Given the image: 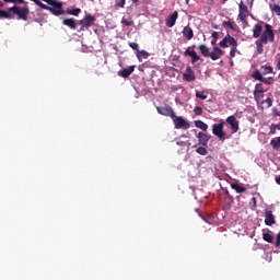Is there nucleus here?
<instances>
[{"instance_id": "nucleus-1", "label": "nucleus", "mask_w": 280, "mask_h": 280, "mask_svg": "<svg viewBox=\"0 0 280 280\" xmlns=\"http://www.w3.org/2000/svg\"><path fill=\"white\" fill-rule=\"evenodd\" d=\"M8 12L9 14H16L19 21H27V16H30V8L28 7H24V8H21V7H18V5H14V7H11L8 9Z\"/></svg>"}, {"instance_id": "nucleus-2", "label": "nucleus", "mask_w": 280, "mask_h": 280, "mask_svg": "<svg viewBox=\"0 0 280 280\" xmlns=\"http://www.w3.org/2000/svg\"><path fill=\"white\" fill-rule=\"evenodd\" d=\"M45 3H48L50 5V9L48 12H51L54 16H62L65 14V10L62 9V2H58L57 0H43Z\"/></svg>"}, {"instance_id": "nucleus-3", "label": "nucleus", "mask_w": 280, "mask_h": 280, "mask_svg": "<svg viewBox=\"0 0 280 280\" xmlns=\"http://www.w3.org/2000/svg\"><path fill=\"white\" fill-rule=\"evenodd\" d=\"M261 43H275V31L272 30V25L265 23V31L260 36Z\"/></svg>"}, {"instance_id": "nucleus-4", "label": "nucleus", "mask_w": 280, "mask_h": 280, "mask_svg": "<svg viewBox=\"0 0 280 280\" xmlns=\"http://www.w3.org/2000/svg\"><path fill=\"white\" fill-rule=\"evenodd\" d=\"M97 19L91 14H86L80 22L79 25H81L80 32H84V30H89V27H92L93 23H95Z\"/></svg>"}, {"instance_id": "nucleus-5", "label": "nucleus", "mask_w": 280, "mask_h": 280, "mask_svg": "<svg viewBox=\"0 0 280 280\" xmlns=\"http://www.w3.org/2000/svg\"><path fill=\"white\" fill-rule=\"evenodd\" d=\"M173 122L174 126L177 130H189V122L187 120H185V118L180 117V116H175L173 118Z\"/></svg>"}, {"instance_id": "nucleus-6", "label": "nucleus", "mask_w": 280, "mask_h": 280, "mask_svg": "<svg viewBox=\"0 0 280 280\" xmlns=\"http://www.w3.org/2000/svg\"><path fill=\"white\" fill-rule=\"evenodd\" d=\"M156 110L159 115H163L164 117H171V119H174L176 117V113L172 108V106H158Z\"/></svg>"}, {"instance_id": "nucleus-7", "label": "nucleus", "mask_w": 280, "mask_h": 280, "mask_svg": "<svg viewBox=\"0 0 280 280\" xmlns=\"http://www.w3.org/2000/svg\"><path fill=\"white\" fill-rule=\"evenodd\" d=\"M238 10H240V13H238L240 21H242V23H245L247 25L248 22H246V19H248V14H249L248 7L244 4L243 1H241L238 5Z\"/></svg>"}, {"instance_id": "nucleus-8", "label": "nucleus", "mask_w": 280, "mask_h": 280, "mask_svg": "<svg viewBox=\"0 0 280 280\" xmlns=\"http://www.w3.org/2000/svg\"><path fill=\"white\" fill-rule=\"evenodd\" d=\"M212 132L220 139H226V132H224V124H214L212 126Z\"/></svg>"}, {"instance_id": "nucleus-9", "label": "nucleus", "mask_w": 280, "mask_h": 280, "mask_svg": "<svg viewBox=\"0 0 280 280\" xmlns=\"http://www.w3.org/2000/svg\"><path fill=\"white\" fill-rule=\"evenodd\" d=\"M226 124H229V126H231V130L233 133L237 132L240 130V121L237 120V118L235 116H229L226 118Z\"/></svg>"}, {"instance_id": "nucleus-10", "label": "nucleus", "mask_w": 280, "mask_h": 280, "mask_svg": "<svg viewBox=\"0 0 280 280\" xmlns=\"http://www.w3.org/2000/svg\"><path fill=\"white\" fill-rule=\"evenodd\" d=\"M184 56L185 57L189 56V58H191V63L192 65H196V62H198V60H200V56H198V52H196V50H191V47H188L184 51Z\"/></svg>"}, {"instance_id": "nucleus-11", "label": "nucleus", "mask_w": 280, "mask_h": 280, "mask_svg": "<svg viewBox=\"0 0 280 280\" xmlns=\"http://www.w3.org/2000/svg\"><path fill=\"white\" fill-rule=\"evenodd\" d=\"M183 80L185 82H194L196 80V72L191 69V67L186 68V72L183 74Z\"/></svg>"}, {"instance_id": "nucleus-12", "label": "nucleus", "mask_w": 280, "mask_h": 280, "mask_svg": "<svg viewBox=\"0 0 280 280\" xmlns=\"http://www.w3.org/2000/svg\"><path fill=\"white\" fill-rule=\"evenodd\" d=\"M265 224L267 226H272V224H277V220H275V214H272V210H267L265 212Z\"/></svg>"}, {"instance_id": "nucleus-13", "label": "nucleus", "mask_w": 280, "mask_h": 280, "mask_svg": "<svg viewBox=\"0 0 280 280\" xmlns=\"http://www.w3.org/2000/svg\"><path fill=\"white\" fill-rule=\"evenodd\" d=\"M178 20V11H174L171 15L166 18V27H174L176 21Z\"/></svg>"}, {"instance_id": "nucleus-14", "label": "nucleus", "mask_w": 280, "mask_h": 280, "mask_svg": "<svg viewBox=\"0 0 280 280\" xmlns=\"http://www.w3.org/2000/svg\"><path fill=\"white\" fill-rule=\"evenodd\" d=\"M224 56V51L220 49V47H214L213 50L209 54L208 58L211 60H220Z\"/></svg>"}, {"instance_id": "nucleus-15", "label": "nucleus", "mask_w": 280, "mask_h": 280, "mask_svg": "<svg viewBox=\"0 0 280 280\" xmlns=\"http://www.w3.org/2000/svg\"><path fill=\"white\" fill-rule=\"evenodd\" d=\"M133 72H135V66H130L128 68H125L118 71V75L120 78H130V75H132Z\"/></svg>"}, {"instance_id": "nucleus-16", "label": "nucleus", "mask_w": 280, "mask_h": 280, "mask_svg": "<svg viewBox=\"0 0 280 280\" xmlns=\"http://www.w3.org/2000/svg\"><path fill=\"white\" fill-rule=\"evenodd\" d=\"M182 34L184 38H187V40H191V38H194V30H191L189 26H185Z\"/></svg>"}, {"instance_id": "nucleus-17", "label": "nucleus", "mask_w": 280, "mask_h": 280, "mask_svg": "<svg viewBox=\"0 0 280 280\" xmlns=\"http://www.w3.org/2000/svg\"><path fill=\"white\" fill-rule=\"evenodd\" d=\"M62 23L67 25V27H70V30H75L78 27V23H75V19L73 18L65 19Z\"/></svg>"}, {"instance_id": "nucleus-18", "label": "nucleus", "mask_w": 280, "mask_h": 280, "mask_svg": "<svg viewBox=\"0 0 280 280\" xmlns=\"http://www.w3.org/2000/svg\"><path fill=\"white\" fill-rule=\"evenodd\" d=\"M197 137L199 139L200 145H207V143H209V137L207 136V133L200 131Z\"/></svg>"}, {"instance_id": "nucleus-19", "label": "nucleus", "mask_w": 280, "mask_h": 280, "mask_svg": "<svg viewBox=\"0 0 280 280\" xmlns=\"http://www.w3.org/2000/svg\"><path fill=\"white\" fill-rule=\"evenodd\" d=\"M262 31H264V26H261V24H255L253 37L259 38L261 36Z\"/></svg>"}, {"instance_id": "nucleus-20", "label": "nucleus", "mask_w": 280, "mask_h": 280, "mask_svg": "<svg viewBox=\"0 0 280 280\" xmlns=\"http://www.w3.org/2000/svg\"><path fill=\"white\" fill-rule=\"evenodd\" d=\"M266 88H264V83H257L254 89V95H259V93H266Z\"/></svg>"}, {"instance_id": "nucleus-21", "label": "nucleus", "mask_w": 280, "mask_h": 280, "mask_svg": "<svg viewBox=\"0 0 280 280\" xmlns=\"http://www.w3.org/2000/svg\"><path fill=\"white\" fill-rule=\"evenodd\" d=\"M231 187H232V189H234L236 191V194H244V191H246V187L241 186L237 183H232Z\"/></svg>"}, {"instance_id": "nucleus-22", "label": "nucleus", "mask_w": 280, "mask_h": 280, "mask_svg": "<svg viewBox=\"0 0 280 280\" xmlns=\"http://www.w3.org/2000/svg\"><path fill=\"white\" fill-rule=\"evenodd\" d=\"M260 104L265 107V108H270L272 107V94H269V96L264 100V101H260Z\"/></svg>"}, {"instance_id": "nucleus-23", "label": "nucleus", "mask_w": 280, "mask_h": 280, "mask_svg": "<svg viewBox=\"0 0 280 280\" xmlns=\"http://www.w3.org/2000/svg\"><path fill=\"white\" fill-rule=\"evenodd\" d=\"M198 49H199L201 56H205V58H209L210 51H209V47H207V45L202 44L198 47Z\"/></svg>"}, {"instance_id": "nucleus-24", "label": "nucleus", "mask_w": 280, "mask_h": 280, "mask_svg": "<svg viewBox=\"0 0 280 280\" xmlns=\"http://www.w3.org/2000/svg\"><path fill=\"white\" fill-rule=\"evenodd\" d=\"M264 45H268V43L261 42V39L256 40V49L258 54H264Z\"/></svg>"}, {"instance_id": "nucleus-25", "label": "nucleus", "mask_w": 280, "mask_h": 280, "mask_svg": "<svg viewBox=\"0 0 280 280\" xmlns=\"http://www.w3.org/2000/svg\"><path fill=\"white\" fill-rule=\"evenodd\" d=\"M225 38L228 40V46L230 45L231 47H237V39H235V37L226 35Z\"/></svg>"}, {"instance_id": "nucleus-26", "label": "nucleus", "mask_w": 280, "mask_h": 280, "mask_svg": "<svg viewBox=\"0 0 280 280\" xmlns=\"http://www.w3.org/2000/svg\"><path fill=\"white\" fill-rule=\"evenodd\" d=\"M195 126H196V128H200V130H208V128H209V125H207L202 120H196Z\"/></svg>"}, {"instance_id": "nucleus-27", "label": "nucleus", "mask_w": 280, "mask_h": 280, "mask_svg": "<svg viewBox=\"0 0 280 280\" xmlns=\"http://www.w3.org/2000/svg\"><path fill=\"white\" fill-rule=\"evenodd\" d=\"M0 19H9V20H12L14 19V14L8 12V11H4V10H0Z\"/></svg>"}, {"instance_id": "nucleus-28", "label": "nucleus", "mask_w": 280, "mask_h": 280, "mask_svg": "<svg viewBox=\"0 0 280 280\" xmlns=\"http://www.w3.org/2000/svg\"><path fill=\"white\" fill-rule=\"evenodd\" d=\"M270 145H271V148H273V150H279V148H280V137H278L276 139H271Z\"/></svg>"}, {"instance_id": "nucleus-29", "label": "nucleus", "mask_w": 280, "mask_h": 280, "mask_svg": "<svg viewBox=\"0 0 280 280\" xmlns=\"http://www.w3.org/2000/svg\"><path fill=\"white\" fill-rule=\"evenodd\" d=\"M150 57V52L145 51V50H138L137 52V58L138 60H141V58H149Z\"/></svg>"}, {"instance_id": "nucleus-30", "label": "nucleus", "mask_w": 280, "mask_h": 280, "mask_svg": "<svg viewBox=\"0 0 280 280\" xmlns=\"http://www.w3.org/2000/svg\"><path fill=\"white\" fill-rule=\"evenodd\" d=\"M262 240L265 242H268L269 244H272V242H275V236H272V234H270V233H264Z\"/></svg>"}, {"instance_id": "nucleus-31", "label": "nucleus", "mask_w": 280, "mask_h": 280, "mask_svg": "<svg viewBox=\"0 0 280 280\" xmlns=\"http://www.w3.org/2000/svg\"><path fill=\"white\" fill-rule=\"evenodd\" d=\"M261 70H262V75H268L272 73L273 68L272 66H261Z\"/></svg>"}, {"instance_id": "nucleus-32", "label": "nucleus", "mask_w": 280, "mask_h": 280, "mask_svg": "<svg viewBox=\"0 0 280 280\" xmlns=\"http://www.w3.org/2000/svg\"><path fill=\"white\" fill-rule=\"evenodd\" d=\"M252 78H254V80H258L259 82L264 80V75H261V72L259 70L254 71Z\"/></svg>"}, {"instance_id": "nucleus-33", "label": "nucleus", "mask_w": 280, "mask_h": 280, "mask_svg": "<svg viewBox=\"0 0 280 280\" xmlns=\"http://www.w3.org/2000/svg\"><path fill=\"white\" fill-rule=\"evenodd\" d=\"M82 12L81 9H68L66 13L71 14L72 16H78Z\"/></svg>"}, {"instance_id": "nucleus-34", "label": "nucleus", "mask_w": 280, "mask_h": 280, "mask_svg": "<svg viewBox=\"0 0 280 280\" xmlns=\"http://www.w3.org/2000/svg\"><path fill=\"white\" fill-rule=\"evenodd\" d=\"M222 25L223 27H228L229 30H235V22L224 21Z\"/></svg>"}, {"instance_id": "nucleus-35", "label": "nucleus", "mask_w": 280, "mask_h": 280, "mask_svg": "<svg viewBox=\"0 0 280 280\" xmlns=\"http://www.w3.org/2000/svg\"><path fill=\"white\" fill-rule=\"evenodd\" d=\"M260 82H262V84L270 85V84H273V83H275V78H272V77L264 78V77H262V80H261Z\"/></svg>"}, {"instance_id": "nucleus-36", "label": "nucleus", "mask_w": 280, "mask_h": 280, "mask_svg": "<svg viewBox=\"0 0 280 280\" xmlns=\"http://www.w3.org/2000/svg\"><path fill=\"white\" fill-rule=\"evenodd\" d=\"M196 152H197V154H200L201 156H207V154H208V151L205 147L197 148Z\"/></svg>"}, {"instance_id": "nucleus-37", "label": "nucleus", "mask_w": 280, "mask_h": 280, "mask_svg": "<svg viewBox=\"0 0 280 280\" xmlns=\"http://www.w3.org/2000/svg\"><path fill=\"white\" fill-rule=\"evenodd\" d=\"M270 10L275 12L278 16H280V5L279 4H270Z\"/></svg>"}, {"instance_id": "nucleus-38", "label": "nucleus", "mask_w": 280, "mask_h": 280, "mask_svg": "<svg viewBox=\"0 0 280 280\" xmlns=\"http://www.w3.org/2000/svg\"><path fill=\"white\" fill-rule=\"evenodd\" d=\"M254 100L257 104H261V100H264V93L254 94Z\"/></svg>"}, {"instance_id": "nucleus-39", "label": "nucleus", "mask_w": 280, "mask_h": 280, "mask_svg": "<svg viewBox=\"0 0 280 280\" xmlns=\"http://www.w3.org/2000/svg\"><path fill=\"white\" fill-rule=\"evenodd\" d=\"M220 47H222L223 49H226V47H229V42L226 40V37H224L220 43H219Z\"/></svg>"}, {"instance_id": "nucleus-40", "label": "nucleus", "mask_w": 280, "mask_h": 280, "mask_svg": "<svg viewBox=\"0 0 280 280\" xmlns=\"http://www.w3.org/2000/svg\"><path fill=\"white\" fill-rule=\"evenodd\" d=\"M196 97H198L199 100H207V94H205V92L197 91Z\"/></svg>"}, {"instance_id": "nucleus-41", "label": "nucleus", "mask_w": 280, "mask_h": 280, "mask_svg": "<svg viewBox=\"0 0 280 280\" xmlns=\"http://www.w3.org/2000/svg\"><path fill=\"white\" fill-rule=\"evenodd\" d=\"M194 113L195 115H197V117H200V115H202V107L200 106L195 107Z\"/></svg>"}, {"instance_id": "nucleus-42", "label": "nucleus", "mask_w": 280, "mask_h": 280, "mask_svg": "<svg viewBox=\"0 0 280 280\" xmlns=\"http://www.w3.org/2000/svg\"><path fill=\"white\" fill-rule=\"evenodd\" d=\"M218 32H213L212 33V40H211V45H215V43H218Z\"/></svg>"}, {"instance_id": "nucleus-43", "label": "nucleus", "mask_w": 280, "mask_h": 280, "mask_svg": "<svg viewBox=\"0 0 280 280\" xmlns=\"http://www.w3.org/2000/svg\"><path fill=\"white\" fill-rule=\"evenodd\" d=\"M126 5V0H116V8H124Z\"/></svg>"}, {"instance_id": "nucleus-44", "label": "nucleus", "mask_w": 280, "mask_h": 280, "mask_svg": "<svg viewBox=\"0 0 280 280\" xmlns=\"http://www.w3.org/2000/svg\"><path fill=\"white\" fill-rule=\"evenodd\" d=\"M129 47H131V49H133L135 51H139V44L135 42L129 43Z\"/></svg>"}, {"instance_id": "nucleus-45", "label": "nucleus", "mask_w": 280, "mask_h": 280, "mask_svg": "<svg viewBox=\"0 0 280 280\" xmlns=\"http://www.w3.org/2000/svg\"><path fill=\"white\" fill-rule=\"evenodd\" d=\"M235 54H237V46H233V48L230 51L231 58H235Z\"/></svg>"}, {"instance_id": "nucleus-46", "label": "nucleus", "mask_w": 280, "mask_h": 280, "mask_svg": "<svg viewBox=\"0 0 280 280\" xmlns=\"http://www.w3.org/2000/svg\"><path fill=\"white\" fill-rule=\"evenodd\" d=\"M122 25H126V27H132L133 22L128 20H122Z\"/></svg>"}, {"instance_id": "nucleus-47", "label": "nucleus", "mask_w": 280, "mask_h": 280, "mask_svg": "<svg viewBox=\"0 0 280 280\" xmlns=\"http://www.w3.org/2000/svg\"><path fill=\"white\" fill-rule=\"evenodd\" d=\"M39 8H42V10H48V12L50 10V7L45 4V3H43V2L39 4Z\"/></svg>"}, {"instance_id": "nucleus-48", "label": "nucleus", "mask_w": 280, "mask_h": 280, "mask_svg": "<svg viewBox=\"0 0 280 280\" xmlns=\"http://www.w3.org/2000/svg\"><path fill=\"white\" fill-rule=\"evenodd\" d=\"M224 194H225V196H228V198L231 200V202H233V196H231L229 190H225Z\"/></svg>"}, {"instance_id": "nucleus-49", "label": "nucleus", "mask_w": 280, "mask_h": 280, "mask_svg": "<svg viewBox=\"0 0 280 280\" xmlns=\"http://www.w3.org/2000/svg\"><path fill=\"white\" fill-rule=\"evenodd\" d=\"M273 115L275 117H280V112L277 110V108H273Z\"/></svg>"}, {"instance_id": "nucleus-50", "label": "nucleus", "mask_w": 280, "mask_h": 280, "mask_svg": "<svg viewBox=\"0 0 280 280\" xmlns=\"http://www.w3.org/2000/svg\"><path fill=\"white\" fill-rule=\"evenodd\" d=\"M31 1H33V3H35L36 5H38V8L43 3L40 0H31Z\"/></svg>"}, {"instance_id": "nucleus-51", "label": "nucleus", "mask_w": 280, "mask_h": 280, "mask_svg": "<svg viewBox=\"0 0 280 280\" xmlns=\"http://www.w3.org/2000/svg\"><path fill=\"white\" fill-rule=\"evenodd\" d=\"M31 1H33V3H35L36 5H38V8L43 3L40 0H31Z\"/></svg>"}, {"instance_id": "nucleus-52", "label": "nucleus", "mask_w": 280, "mask_h": 280, "mask_svg": "<svg viewBox=\"0 0 280 280\" xmlns=\"http://www.w3.org/2000/svg\"><path fill=\"white\" fill-rule=\"evenodd\" d=\"M4 3H16V0H3Z\"/></svg>"}, {"instance_id": "nucleus-53", "label": "nucleus", "mask_w": 280, "mask_h": 280, "mask_svg": "<svg viewBox=\"0 0 280 280\" xmlns=\"http://www.w3.org/2000/svg\"><path fill=\"white\" fill-rule=\"evenodd\" d=\"M270 133H271V135H276V133H277V128H275V127L272 128V127H271Z\"/></svg>"}, {"instance_id": "nucleus-54", "label": "nucleus", "mask_w": 280, "mask_h": 280, "mask_svg": "<svg viewBox=\"0 0 280 280\" xmlns=\"http://www.w3.org/2000/svg\"><path fill=\"white\" fill-rule=\"evenodd\" d=\"M276 183H277V185H280V175H278V176L276 177Z\"/></svg>"}, {"instance_id": "nucleus-55", "label": "nucleus", "mask_w": 280, "mask_h": 280, "mask_svg": "<svg viewBox=\"0 0 280 280\" xmlns=\"http://www.w3.org/2000/svg\"><path fill=\"white\" fill-rule=\"evenodd\" d=\"M15 3H25V0H15Z\"/></svg>"}, {"instance_id": "nucleus-56", "label": "nucleus", "mask_w": 280, "mask_h": 280, "mask_svg": "<svg viewBox=\"0 0 280 280\" xmlns=\"http://www.w3.org/2000/svg\"><path fill=\"white\" fill-rule=\"evenodd\" d=\"M271 128H279V130H280V126L279 125H271Z\"/></svg>"}, {"instance_id": "nucleus-57", "label": "nucleus", "mask_w": 280, "mask_h": 280, "mask_svg": "<svg viewBox=\"0 0 280 280\" xmlns=\"http://www.w3.org/2000/svg\"><path fill=\"white\" fill-rule=\"evenodd\" d=\"M254 205H257V199L255 197L252 198Z\"/></svg>"}, {"instance_id": "nucleus-58", "label": "nucleus", "mask_w": 280, "mask_h": 280, "mask_svg": "<svg viewBox=\"0 0 280 280\" xmlns=\"http://www.w3.org/2000/svg\"><path fill=\"white\" fill-rule=\"evenodd\" d=\"M132 3H139V0H131Z\"/></svg>"}, {"instance_id": "nucleus-59", "label": "nucleus", "mask_w": 280, "mask_h": 280, "mask_svg": "<svg viewBox=\"0 0 280 280\" xmlns=\"http://www.w3.org/2000/svg\"><path fill=\"white\" fill-rule=\"evenodd\" d=\"M0 8H3V2H1V0H0Z\"/></svg>"}, {"instance_id": "nucleus-60", "label": "nucleus", "mask_w": 280, "mask_h": 280, "mask_svg": "<svg viewBox=\"0 0 280 280\" xmlns=\"http://www.w3.org/2000/svg\"><path fill=\"white\" fill-rule=\"evenodd\" d=\"M222 1V3H226L229 0H221Z\"/></svg>"}, {"instance_id": "nucleus-61", "label": "nucleus", "mask_w": 280, "mask_h": 280, "mask_svg": "<svg viewBox=\"0 0 280 280\" xmlns=\"http://www.w3.org/2000/svg\"><path fill=\"white\" fill-rule=\"evenodd\" d=\"M186 3L189 4V0H186Z\"/></svg>"}, {"instance_id": "nucleus-62", "label": "nucleus", "mask_w": 280, "mask_h": 280, "mask_svg": "<svg viewBox=\"0 0 280 280\" xmlns=\"http://www.w3.org/2000/svg\"><path fill=\"white\" fill-rule=\"evenodd\" d=\"M253 1H255V0H250V3H253Z\"/></svg>"}, {"instance_id": "nucleus-63", "label": "nucleus", "mask_w": 280, "mask_h": 280, "mask_svg": "<svg viewBox=\"0 0 280 280\" xmlns=\"http://www.w3.org/2000/svg\"><path fill=\"white\" fill-rule=\"evenodd\" d=\"M231 65L233 66V61H231Z\"/></svg>"}, {"instance_id": "nucleus-64", "label": "nucleus", "mask_w": 280, "mask_h": 280, "mask_svg": "<svg viewBox=\"0 0 280 280\" xmlns=\"http://www.w3.org/2000/svg\"><path fill=\"white\" fill-rule=\"evenodd\" d=\"M90 1H95V0H90Z\"/></svg>"}]
</instances>
